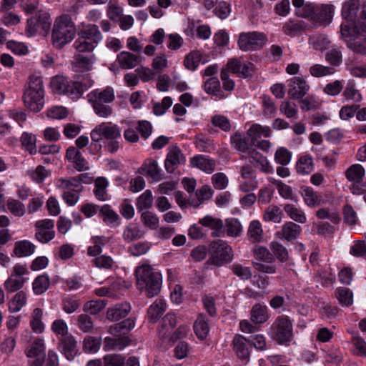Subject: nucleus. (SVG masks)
<instances>
[{
	"mask_svg": "<svg viewBox=\"0 0 366 366\" xmlns=\"http://www.w3.org/2000/svg\"><path fill=\"white\" fill-rule=\"evenodd\" d=\"M90 136L92 139L90 149L94 153L101 149L102 145L99 141L103 138L108 142L105 146L108 152L114 153L119 148L117 139L121 137V130L117 124L103 122L92 131Z\"/></svg>",
	"mask_w": 366,
	"mask_h": 366,
	"instance_id": "1",
	"label": "nucleus"
},
{
	"mask_svg": "<svg viewBox=\"0 0 366 366\" xmlns=\"http://www.w3.org/2000/svg\"><path fill=\"white\" fill-rule=\"evenodd\" d=\"M137 285L139 290L145 292V295L152 298L157 295L162 288V274L149 265H142L135 270Z\"/></svg>",
	"mask_w": 366,
	"mask_h": 366,
	"instance_id": "2",
	"label": "nucleus"
},
{
	"mask_svg": "<svg viewBox=\"0 0 366 366\" xmlns=\"http://www.w3.org/2000/svg\"><path fill=\"white\" fill-rule=\"evenodd\" d=\"M76 34V26L71 17L63 14L57 17L51 31V43L56 49H61L71 42Z\"/></svg>",
	"mask_w": 366,
	"mask_h": 366,
	"instance_id": "3",
	"label": "nucleus"
},
{
	"mask_svg": "<svg viewBox=\"0 0 366 366\" xmlns=\"http://www.w3.org/2000/svg\"><path fill=\"white\" fill-rule=\"evenodd\" d=\"M44 89L42 77L31 75L23 94V101L26 107L34 112L42 109L44 104Z\"/></svg>",
	"mask_w": 366,
	"mask_h": 366,
	"instance_id": "4",
	"label": "nucleus"
},
{
	"mask_svg": "<svg viewBox=\"0 0 366 366\" xmlns=\"http://www.w3.org/2000/svg\"><path fill=\"white\" fill-rule=\"evenodd\" d=\"M211 255L206 261V265L221 267L232 262L233 251L228 244L221 239L210 243Z\"/></svg>",
	"mask_w": 366,
	"mask_h": 366,
	"instance_id": "5",
	"label": "nucleus"
},
{
	"mask_svg": "<svg viewBox=\"0 0 366 366\" xmlns=\"http://www.w3.org/2000/svg\"><path fill=\"white\" fill-rule=\"evenodd\" d=\"M304 9L305 11L300 15L304 17L311 16V19L315 26L328 25L332 21L334 6L332 4H322L316 10L311 4H307Z\"/></svg>",
	"mask_w": 366,
	"mask_h": 366,
	"instance_id": "6",
	"label": "nucleus"
},
{
	"mask_svg": "<svg viewBox=\"0 0 366 366\" xmlns=\"http://www.w3.org/2000/svg\"><path fill=\"white\" fill-rule=\"evenodd\" d=\"M267 37L258 31L243 32L239 36L238 46L244 51L261 49L267 43Z\"/></svg>",
	"mask_w": 366,
	"mask_h": 366,
	"instance_id": "7",
	"label": "nucleus"
},
{
	"mask_svg": "<svg viewBox=\"0 0 366 366\" xmlns=\"http://www.w3.org/2000/svg\"><path fill=\"white\" fill-rule=\"evenodd\" d=\"M51 87L58 94H67L73 97H79L83 93L81 83L70 82L64 76H56L51 81Z\"/></svg>",
	"mask_w": 366,
	"mask_h": 366,
	"instance_id": "8",
	"label": "nucleus"
},
{
	"mask_svg": "<svg viewBox=\"0 0 366 366\" xmlns=\"http://www.w3.org/2000/svg\"><path fill=\"white\" fill-rule=\"evenodd\" d=\"M176 325L177 317L174 314L168 313L163 317L158 330V336L159 346L164 350H167L172 345L174 335H172V334Z\"/></svg>",
	"mask_w": 366,
	"mask_h": 366,
	"instance_id": "9",
	"label": "nucleus"
},
{
	"mask_svg": "<svg viewBox=\"0 0 366 366\" xmlns=\"http://www.w3.org/2000/svg\"><path fill=\"white\" fill-rule=\"evenodd\" d=\"M273 337L280 344L290 342L292 339V325L285 315L279 316L273 326Z\"/></svg>",
	"mask_w": 366,
	"mask_h": 366,
	"instance_id": "10",
	"label": "nucleus"
},
{
	"mask_svg": "<svg viewBox=\"0 0 366 366\" xmlns=\"http://www.w3.org/2000/svg\"><path fill=\"white\" fill-rule=\"evenodd\" d=\"M57 348L59 351L66 358L71 361L77 354V342L74 337L69 334L59 339Z\"/></svg>",
	"mask_w": 366,
	"mask_h": 366,
	"instance_id": "11",
	"label": "nucleus"
},
{
	"mask_svg": "<svg viewBox=\"0 0 366 366\" xmlns=\"http://www.w3.org/2000/svg\"><path fill=\"white\" fill-rule=\"evenodd\" d=\"M185 157L177 145H172L164 161L165 169L168 173H173L176 168L185 162Z\"/></svg>",
	"mask_w": 366,
	"mask_h": 366,
	"instance_id": "12",
	"label": "nucleus"
},
{
	"mask_svg": "<svg viewBox=\"0 0 366 366\" xmlns=\"http://www.w3.org/2000/svg\"><path fill=\"white\" fill-rule=\"evenodd\" d=\"M37 231L36 239L41 243H47L54 237V222L51 219H42L37 221L35 224Z\"/></svg>",
	"mask_w": 366,
	"mask_h": 366,
	"instance_id": "13",
	"label": "nucleus"
},
{
	"mask_svg": "<svg viewBox=\"0 0 366 366\" xmlns=\"http://www.w3.org/2000/svg\"><path fill=\"white\" fill-rule=\"evenodd\" d=\"M50 24V16L46 13L32 16L27 20L26 34L28 36H33L39 29H47Z\"/></svg>",
	"mask_w": 366,
	"mask_h": 366,
	"instance_id": "14",
	"label": "nucleus"
},
{
	"mask_svg": "<svg viewBox=\"0 0 366 366\" xmlns=\"http://www.w3.org/2000/svg\"><path fill=\"white\" fill-rule=\"evenodd\" d=\"M310 89L306 81L300 76L293 77L288 84V95L294 99H300L304 97Z\"/></svg>",
	"mask_w": 366,
	"mask_h": 366,
	"instance_id": "15",
	"label": "nucleus"
},
{
	"mask_svg": "<svg viewBox=\"0 0 366 366\" xmlns=\"http://www.w3.org/2000/svg\"><path fill=\"white\" fill-rule=\"evenodd\" d=\"M84 177V174H81L77 177L68 179L59 178L56 180V186L58 189L62 190L63 192L66 191H69L70 193L81 192L83 189L81 182Z\"/></svg>",
	"mask_w": 366,
	"mask_h": 366,
	"instance_id": "16",
	"label": "nucleus"
},
{
	"mask_svg": "<svg viewBox=\"0 0 366 366\" xmlns=\"http://www.w3.org/2000/svg\"><path fill=\"white\" fill-rule=\"evenodd\" d=\"M199 224L209 228L212 230L211 234L213 237H220L224 235V224L219 218L206 215L199 220Z\"/></svg>",
	"mask_w": 366,
	"mask_h": 366,
	"instance_id": "17",
	"label": "nucleus"
},
{
	"mask_svg": "<svg viewBox=\"0 0 366 366\" xmlns=\"http://www.w3.org/2000/svg\"><path fill=\"white\" fill-rule=\"evenodd\" d=\"M115 99L114 89L107 86L105 89L100 91L95 89L87 94V100L89 103L110 104Z\"/></svg>",
	"mask_w": 366,
	"mask_h": 366,
	"instance_id": "18",
	"label": "nucleus"
},
{
	"mask_svg": "<svg viewBox=\"0 0 366 366\" xmlns=\"http://www.w3.org/2000/svg\"><path fill=\"white\" fill-rule=\"evenodd\" d=\"M227 71H230L239 76L247 78L252 76L253 71V64L251 63H242L238 59H232L227 64Z\"/></svg>",
	"mask_w": 366,
	"mask_h": 366,
	"instance_id": "19",
	"label": "nucleus"
},
{
	"mask_svg": "<svg viewBox=\"0 0 366 366\" xmlns=\"http://www.w3.org/2000/svg\"><path fill=\"white\" fill-rule=\"evenodd\" d=\"M117 61L123 69L134 68L142 61V56L129 51H121L118 54Z\"/></svg>",
	"mask_w": 366,
	"mask_h": 366,
	"instance_id": "20",
	"label": "nucleus"
},
{
	"mask_svg": "<svg viewBox=\"0 0 366 366\" xmlns=\"http://www.w3.org/2000/svg\"><path fill=\"white\" fill-rule=\"evenodd\" d=\"M301 232L302 228L299 224L287 222L282 226L281 230L277 232V235L287 241H292L300 235Z\"/></svg>",
	"mask_w": 366,
	"mask_h": 366,
	"instance_id": "21",
	"label": "nucleus"
},
{
	"mask_svg": "<svg viewBox=\"0 0 366 366\" xmlns=\"http://www.w3.org/2000/svg\"><path fill=\"white\" fill-rule=\"evenodd\" d=\"M140 171L142 174L149 176L155 182L163 178L157 162L152 159H147L142 165Z\"/></svg>",
	"mask_w": 366,
	"mask_h": 366,
	"instance_id": "22",
	"label": "nucleus"
},
{
	"mask_svg": "<svg viewBox=\"0 0 366 366\" xmlns=\"http://www.w3.org/2000/svg\"><path fill=\"white\" fill-rule=\"evenodd\" d=\"M131 340L128 336L107 337L104 340V350L105 351L121 350L130 345Z\"/></svg>",
	"mask_w": 366,
	"mask_h": 366,
	"instance_id": "23",
	"label": "nucleus"
},
{
	"mask_svg": "<svg viewBox=\"0 0 366 366\" xmlns=\"http://www.w3.org/2000/svg\"><path fill=\"white\" fill-rule=\"evenodd\" d=\"M300 192L304 199V202L307 207L314 208L322 204V195L315 191L312 188L309 187H302Z\"/></svg>",
	"mask_w": 366,
	"mask_h": 366,
	"instance_id": "24",
	"label": "nucleus"
},
{
	"mask_svg": "<svg viewBox=\"0 0 366 366\" xmlns=\"http://www.w3.org/2000/svg\"><path fill=\"white\" fill-rule=\"evenodd\" d=\"M134 321L130 318L109 327L108 332L114 337L127 336V335L134 327Z\"/></svg>",
	"mask_w": 366,
	"mask_h": 366,
	"instance_id": "25",
	"label": "nucleus"
},
{
	"mask_svg": "<svg viewBox=\"0 0 366 366\" xmlns=\"http://www.w3.org/2000/svg\"><path fill=\"white\" fill-rule=\"evenodd\" d=\"M191 164L206 173L211 174L214 171L216 162L214 159L204 155H197L191 159Z\"/></svg>",
	"mask_w": 366,
	"mask_h": 366,
	"instance_id": "26",
	"label": "nucleus"
},
{
	"mask_svg": "<svg viewBox=\"0 0 366 366\" xmlns=\"http://www.w3.org/2000/svg\"><path fill=\"white\" fill-rule=\"evenodd\" d=\"M130 310L131 307L127 302L116 305L107 310V318L110 321H118L125 317Z\"/></svg>",
	"mask_w": 366,
	"mask_h": 366,
	"instance_id": "27",
	"label": "nucleus"
},
{
	"mask_svg": "<svg viewBox=\"0 0 366 366\" xmlns=\"http://www.w3.org/2000/svg\"><path fill=\"white\" fill-rule=\"evenodd\" d=\"M307 29V24L302 20L290 19L282 26L283 33L290 36H295Z\"/></svg>",
	"mask_w": 366,
	"mask_h": 366,
	"instance_id": "28",
	"label": "nucleus"
},
{
	"mask_svg": "<svg viewBox=\"0 0 366 366\" xmlns=\"http://www.w3.org/2000/svg\"><path fill=\"white\" fill-rule=\"evenodd\" d=\"M167 307L164 300L159 298L149 306L147 310L148 318L150 322H156L164 312Z\"/></svg>",
	"mask_w": 366,
	"mask_h": 366,
	"instance_id": "29",
	"label": "nucleus"
},
{
	"mask_svg": "<svg viewBox=\"0 0 366 366\" xmlns=\"http://www.w3.org/2000/svg\"><path fill=\"white\" fill-rule=\"evenodd\" d=\"M365 175V169L360 164L350 165L345 172V176L348 182L354 183L362 182Z\"/></svg>",
	"mask_w": 366,
	"mask_h": 366,
	"instance_id": "30",
	"label": "nucleus"
},
{
	"mask_svg": "<svg viewBox=\"0 0 366 366\" xmlns=\"http://www.w3.org/2000/svg\"><path fill=\"white\" fill-rule=\"evenodd\" d=\"M360 0H347L342 5V15L344 19L352 21L360 9Z\"/></svg>",
	"mask_w": 366,
	"mask_h": 366,
	"instance_id": "31",
	"label": "nucleus"
},
{
	"mask_svg": "<svg viewBox=\"0 0 366 366\" xmlns=\"http://www.w3.org/2000/svg\"><path fill=\"white\" fill-rule=\"evenodd\" d=\"M283 210L290 219L297 223L304 224L307 222L305 212L292 204H285Z\"/></svg>",
	"mask_w": 366,
	"mask_h": 366,
	"instance_id": "32",
	"label": "nucleus"
},
{
	"mask_svg": "<svg viewBox=\"0 0 366 366\" xmlns=\"http://www.w3.org/2000/svg\"><path fill=\"white\" fill-rule=\"evenodd\" d=\"M271 134L269 127H262L260 124H254L247 131V135L250 137L253 144L261 137H268Z\"/></svg>",
	"mask_w": 366,
	"mask_h": 366,
	"instance_id": "33",
	"label": "nucleus"
},
{
	"mask_svg": "<svg viewBox=\"0 0 366 366\" xmlns=\"http://www.w3.org/2000/svg\"><path fill=\"white\" fill-rule=\"evenodd\" d=\"M246 342V338L242 335L235 336L233 340L234 350L237 357L243 360H247L249 356V349Z\"/></svg>",
	"mask_w": 366,
	"mask_h": 366,
	"instance_id": "34",
	"label": "nucleus"
},
{
	"mask_svg": "<svg viewBox=\"0 0 366 366\" xmlns=\"http://www.w3.org/2000/svg\"><path fill=\"white\" fill-rule=\"evenodd\" d=\"M36 247L28 240L16 242L14 244V253L19 257L31 255L35 251Z\"/></svg>",
	"mask_w": 366,
	"mask_h": 366,
	"instance_id": "35",
	"label": "nucleus"
},
{
	"mask_svg": "<svg viewBox=\"0 0 366 366\" xmlns=\"http://www.w3.org/2000/svg\"><path fill=\"white\" fill-rule=\"evenodd\" d=\"M269 319L267 307L265 305L255 304L251 310V320L254 323L262 324Z\"/></svg>",
	"mask_w": 366,
	"mask_h": 366,
	"instance_id": "36",
	"label": "nucleus"
},
{
	"mask_svg": "<svg viewBox=\"0 0 366 366\" xmlns=\"http://www.w3.org/2000/svg\"><path fill=\"white\" fill-rule=\"evenodd\" d=\"M194 330L200 340H204L208 335L209 327L206 317L200 314L194 324Z\"/></svg>",
	"mask_w": 366,
	"mask_h": 366,
	"instance_id": "37",
	"label": "nucleus"
},
{
	"mask_svg": "<svg viewBox=\"0 0 366 366\" xmlns=\"http://www.w3.org/2000/svg\"><path fill=\"white\" fill-rule=\"evenodd\" d=\"M249 239L252 243L262 242L263 239V229L261 223L257 220H253L250 222L248 232Z\"/></svg>",
	"mask_w": 366,
	"mask_h": 366,
	"instance_id": "38",
	"label": "nucleus"
},
{
	"mask_svg": "<svg viewBox=\"0 0 366 366\" xmlns=\"http://www.w3.org/2000/svg\"><path fill=\"white\" fill-rule=\"evenodd\" d=\"M79 34L83 35V37H87L93 40V43L98 45L99 42L102 41V36L96 24H87L84 26L82 29L79 31Z\"/></svg>",
	"mask_w": 366,
	"mask_h": 366,
	"instance_id": "39",
	"label": "nucleus"
},
{
	"mask_svg": "<svg viewBox=\"0 0 366 366\" xmlns=\"http://www.w3.org/2000/svg\"><path fill=\"white\" fill-rule=\"evenodd\" d=\"M50 280L47 274H44L35 278L32 284L34 292L37 295H41L49 287Z\"/></svg>",
	"mask_w": 366,
	"mask_h": 366,
	"instance_id": "40",
	"label": "nucleus"
},
{
	"mask_svg": "<svg viewBox=\"0 0 366 366\" xmlns=\"http://www.w3.org/2000/svg\"><path fill=\"white\" fill-rule=\"evenodd\" d=\"M27 297L24 292H18L9 302V310L11 312H19L26 303Z\"/></svg>",
	"mask_w": 366,
	"mask_h": 366,
	"instance_id": "41",
	"label": "nucleus"
},
{
	"mask_svg": "<svg viewBox=\"0 0 366 366\" xmlns=\"http://www.w3.org/2000/svg\"><path fill=\"white\" fill-rule=\"evenodd\" d=\"M309 43L315 50L322 51L329 46L330 41L326 35L318 34L310 36Z\"/></svg>",
	"mask_w": 366,
	"mask_h": 366,
	"instance_id": "42",
	"label": "nucleus"
},
{
	"mask_svg": "<svg viewBox=\"0 0 366 366\" xmlns=\"http://www.w3.org/2000/svg\"><path fill=\"white\" fill-rule=\"evenodd\" d=\"M99 215L108 225H111L119 219L118 214L108 204H105L100 208Z\"/></svg>",
	"mask_w": 366,
	"mask_h": 366,
	"instance_id": "43",
	"label": "nucleus"
},
{
	"mask_svg": "<svg viewBox=\"0 0 366 366\" xmlns=\"http://www.w3.org/2000/svg\"><path fill=\"white\" fill-rule=\"evenodd\" d=\"M102 345L100 337L86 336L83 341V350L85 352L95 353Z\"/></svg>",
	"mask_w": 366,
	"mask_h": 366,
	"instance_id": "44",
	"label": "nucleus"
},
{
	"mask_svg": "<svg viewBox=\"0 0 366 366\" xmlns=\"http://www.w3.org/2000/svg\"><path fill=\"white\" fill-rule=\"evenodd\" d=\"M25 282L22 277H15L11 274L4 282V288L8 292H14L20 290Z\"/></svg>",
	"mask_w": 366,
	"mask_h": 366,
	"instance_id": "45",
	"label": "nucleus"
},
{
	"mask_svg": "<svg viewBox=\"0 0 366 366\" xmlns=\"http://www.w3.org/2000/svg\"><path fill=\"white\" fill-rule=\"evenodd\" d=\"M282 212L277 205H269L264 212V219L267 222L280 223L282 220Z\"/></svg>",
	"mask_w": 366,
	"mask_h": 366,
	"instance_id": "46",
	"label": "nucleus"
},
{
	"mask_svg": "<svg viewBox=\"0 0 366 366\" xmlns=\"http://www.w3.org/2000/svg\"><path fill=\"white\" fill-rule=\"evenodd\" d=\"M144 232L140 228L134 224H129L124 230L123 237L126 241L132 242L143 237Z\"/></svg>",
	"mask_w": 366,
	"mask_h": 366,
	"instance_id": "47",
	"label": "nucleus"
},
{
	"mask_svg": "<svg viewBox=\"0 0 366 366\" xmlns=\"http://www.w3.org/2000/svg\"><path fill=\"white\" fill-rule=\"evenodd\" d=\"M93 246L88 247L87 252L90 256H97L102 252V247L108 242L107 238L105 237H94L92 238Z\"/></svg>",
	"mask_w": 366,
	"mask_h": 366,
	"instance_id": "48",
	"label": "nucleus"
},
{
	"mask_svg": "<svg viewBox=\"0 0 366 366\" xmlns=\"http://www.w3.org/2000/svg\"><path fill=\"white\" fill-rule=\"evenodd\" d=\"M201 60V53L199 51H193L185 56L184 65L189 70H194L199 66Z\"/></svg>",
	"mask_w": 366,
	"mask_h": 366,
	"instance_id": "49",
	"label": "nucleus"
},
{
	"mask_svg": "<svg viewBox=\"0 0 366 366\" xmlns=\"http://www.w3.org/2000/svg\"><path fill=\"white\" fill-rule=\"evenodd\" d=\"M107 186L108 182L104 177H98L95 180L94 193L99 200L104 201L106 199Z\"/></svg>",
	"mask_w": 366,
	"mask_h": 366,
	"instance_id": "50",
	"label": "nucleus"
},
{
	"mask_svg": "<svg viewBox=\"0 0 366 366\" xmlns=\"http://www.w3.org/2000/svg\"><path fill=\"white\" fill-rule=\"evenodd\" d=\"M335 295L342 305L348 307L352 304V292L350 289L339 287L336 290Z\"/></svg>",
	"mask_w": 366,
	"mask_h": 366,
	"instance_id": "51",
	"label": "nucleus"
},
{
	"mask_svg": "<svg viewBox=\"0 0 366 366\" xmlns=\"http://www.w3.org/2000/svg\"><path fill=\"white\" fill-rule=\"evenodd\" d=\"M106 305L104 300H97L86 302L83 306L84 312L94 315L101 312Z\"/></svg>",
	"mask_w": 366,
	"mask_h": 366,
	"instance_id": "52",
	"label": "nucleus"
},
{
	"mask_svg": "<svg viewBox=\"0 0 366 366\" xmlns=\"http://www.w3.org/2000/svg\"><path fill=\"white\" fill-rule=\"evenodd\" d=\"M269 247L273 254L278 260L281 262L288 260L289 254L287 249L282 244L277 242H272Z\"/></svg>",
	"mask_w": 366,
	"mask_h": 366,
	"instance_id": "53",
	"label": "nucleus"
},
{
	"mask_svg": "<svg viewBox=\"0 0 366 366\" xmlns=\"http://www.w3.org/2000/svg\"><path fill=\"white\" fill-rule=\"evenodd\" d=\"M42 316L43 312L40 308L34 310L30 325L32 330L36 333H41L44 330V327L41 322Z\"/></svg>",
	"mask_w": 366,
	"mask_h": 366,
	"instance_id": "54",
	"label": "nucleus"
},
{
	"mask_svg": "<svg viewBox=\"0 0 366 366\" xmlns=\"http://www.w3.org/2000/svg\"><path fill=\"white\" fill-rule=\"evenodd\" d=\"M77 325L79 329L84 333L92 332L94 328L92 318L87 314H81L78 316Z\"/></svg>",
	"mask_w": 366,
	"mask_h": 366,
	"instance_id": "55",
	"label": "nucleus"
},
{
	"mask_svg": "<svg viewBox=\"0 0 366 366\" xmlns=\"http://www.w3.org/2000/svg\"><path fill=\"white\" fill-rule=\"evenodd\" d=\"M313 170L312 159L310 156L300 158L297 163V171L299 174H307Z\"/></svg>",
	"mask_w": 366,
	"mask_h": 366,
	"instance_id": "56",
	"label": "nucleus"
},
{
	"mask_svg": "<svg viewBox=\"0 0 366 366\" xmlns=\"http://www.w3.org/2000/svg\"><path fill=\"white\" fill-rule=\"evenodd\" d=\"M21 142L30 154H33L36 152V137L31 133L24 132L21 137Z\"/></svg>",
	"mask_w": 366,
	"mask_h": 366,
	"instance_id": "57",
	"label": "nucleus"
},
{
	"mask_svg": "<svg viewBox=\"0 0 366 366\" xmlns=\"http://www.w3.org/2000/svg\"><path fill=\"white\" fill-rule=\"evenodd\" d=\"M153 197L150 190H146L137 199V208L139 211L149 209L152 206Z\"/></svg>",
	"mask_w": 366,
	"mask_h": 366,
	"instance_id": "58",
	"label": "nucleus"
},
{
	"mask_svg": "<svg viewBox=\"0 0 366 366\" xmlns=\"http://www.w3.org/2000/svg\"><path fill=\"white\" fill-rule=\"evenodd\" d=\"M197 199L192 202V205L197 207L205 200L209 199L212 196V190L208 186H203L196 192Z\"/></svg>",
	"mask_w": 366,
	"mask_h": 366,
	"instance_id": "59",
	"label": "nucleus"
},
{
	"mask_svg": "<svg viewBox=\"0 0 366 366\" xmlns=\"http://www.w3.org/2000/svg\"><path fill=\"white\" fill-rule=\"evenodd\" d=\"M253 254L257 260L264 262H272L274 259L269 251L262 246H256L253 249Z\"/></svg>",
	"mask_w": 366,
	"mask_h": 366,
	"instance_id": "60",
	"label": "nucleus"
},
{
	"mask_svg": "<svg viewBox=\"0 0 366 366\" xmlns=\"http://www.w3.org/2000/svg\"><path fill=\"white\" fill-rule=\"evenodd\" d=\"M211 122L215 127L219 128L224 132H229L231 129V123L229 119L221 114H217L212 117Z\"/></svg>",
	"mask_w": 366,
	"mask_h": 366,
	"instance_id": "61",
	"label": "nucleus"
},
{
	"mask_svg": "<svg viewBox=\"0 0 366 366\" xmlns=\"http://www.w3.org/2000/svg\"><path fill=\"white\" fill-rule=\"evenodd\" d=\"M94 113L101 118H107L113 113V109L109 104L90 103Z\"/></svg>",
	"mask_w": 366,
	"mask_h": 366,
	"instance_id": "62",
	"label": "nucleus"
},
{
	"mask_svg": "<svg viewBox=\"0 0 366 366\" xmlns=\"http://www.w3.org/2000/svg\"><path fill=\"white\" fill-rule=\"evenodd\" d=\"M300 108L302 111H315L320 108V103L313 96H308L305 98L302 97L299 99Z\"/></svg>",
	"mask_w": 366,
	"mask_h": 366,
	"instance_id": "63",
	"label": "nucleus"
},
{
	"mask_svg": "<svg viewBox=\"0 0 366 366\" xmlns=\"http://www.w3.org/2000/svg\"><path fill=\"white\" fill-rule=\"evenodd\" d=\"M124 358L119 355L109 354L103 358V366H124Z\"/></svg>",
	"mask_w": 366,
	"mask_h": 366,
	"instance_id": "64",
	"label": "nucleus"
}]
</instances>
